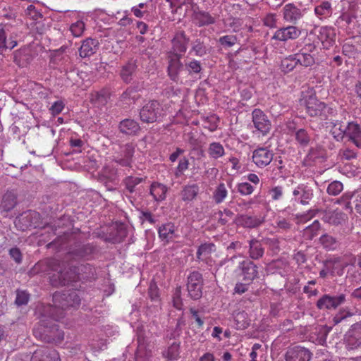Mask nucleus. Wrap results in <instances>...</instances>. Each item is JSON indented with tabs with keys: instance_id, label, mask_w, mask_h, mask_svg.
Here are the masks:
<instances>
[{
	"instance_id": "13",
	"label": "nucleus",
	"mask_w": 361,
	"mask_h": 361,
	"mask_svg": "<svg viewBox=\"0 0 361 361\" xmlns=\"http://www.w3.org/2000/svg\"><path fill=\"white\" fill-rule=\"evenodd\" d=\"M169 59L168 75L171 80L178 82L180 80V73L185 69V64L180 61V54H176L174 56H169Z\"/></svg>"
},
{
	"instance_id": "60",
	"label": "nucleus",
	"mask_w": 361,
	"mask_h": 361,
	"mask_svg": "<svg viewBox=\"0 0 361 361\" xmlns=\"http://www.w3.org/2000/svg\"><path fill=\"white\" fill-rule=\"evenodd\" d=\"M317 50V47L314 42L306 43L297 53L296 54L307 55V54H314V53Z\"/></svg>"
},
{
	"instance_id": "9",
	"label": "nucleus",
	"mask_w": 361,
	"mask_h": 361,
	"mask_svg": "<svg viewBox=\"0 0 361 361\" xmlns=\"http://www.w3.org/2000/svg\"><path fill=\"white\" fill-rule=\"evenodd\" d=\"M312 353L305 347L300 345L290 346L285 354L286 361H310Z\"/></svg>"
},
{
	"instance_id": "38",
	"label": "nucleus",
	"mask_w": 361,
	"mask_h": 361,
	"mask_svg": "<svg viewBox=\"0 0 361 361\" xmlns=\"http://www.w3.org/2000/svg\"><path fill=\"white\" fill-rule=\"evenodd\" d=\"M355 314V312L350 307H341L336 314L333 317L332 322L334 325L341 323L342 321L351 317Z\"/></svg>"
},
{
	"instance_id": "59",
	"label": "nucleus",
	"mask_w": 361,
	"mask_h": 361,
	"mask_svg": "<svg viewBox=\"0 0 361 361\" xmlns=\"http://www.w3.org/2000/svg\"><path fill=\"white\" fill-rule=\"evenodd\" d=\"M343 183L340 181L335 180L331 182L328 188L327 192L330 195H337L343 190Z\"/></svg>"
},
{
	"instance_id": "61",
	"label": "nucleus",
	"mask_w": 361,
	"mask_h": 361,
	"mask_svg": "<svg viewBox=\"0 0 361 361\" xmlns=\"http://www.w3.org/2000/svg\"><path fill=\"white\" fill-rule=\"evenodd\" d=\"M85 30V23L82 21H77L71 26V31L75 37L80 36Z\"/></svg>"
},
{
	"instance_id": "35",
	"label": "nucleus",
	"mask_w": 361,
	"mask_h": 361,
	"mask_svg": "<svg viewBox=\"0 0 361 361\" xmlns=\"http://www.w3.org/2000/svg\"><path fill=\"white\" fill-rule=\"evenodd\" d=\"M190 52H194L196 56L202 57L209 53V49L202 38H197L191 43Z\"/></svg>"
},
{
	"instance_id": "29",
	"label": "nucleus",
	"mask_w": 361,
	"mask_h": 361,
	"mask_svg": "<svg viewBox=\"0 0 361 361\" xmlns=\"http://www.w3.org/2000/svg\"><path fill=\"white\" fill-rule=\"evenodd\" d=\"M137 68V61L134 59L129 60L124 64L120 71V76L122 80L128 84L133 80V75Z\"/></svg>"
},
{
	"instance_id": "57",
	"label": "nucleus",
	"mask_w": 361,
	"mask_h": 361,
	"mask_svg": "<svg viewBox=\"0 0 361 361\" xmlns=\"http://www.w3.org/2000/svg\"><path fill=\"white\" fill-rule=\"evenodd\" d=\"M217 214L219 216L218 223L224 226L233 216L234 213L228 209H224L223 211L219 210Z\"/></svg>"
},
{
	"instance_id": "48",
	"label": "nucleus",
	"mask_w": 361,
	"mask_h": 361,
	"mask_svg": "<svg viewBox=\"0 0 361 361\" xmlns=\"http://www.w3.org/2000/svg\"><path fill=\"white\" fill-rule=\"evenodd\" d=\"M238 42V37L236 35H227L221 36L218 39V43L224 49H228L233 47Z\"/></svg>"
},
{
	"instance_id": "1",
	"label": "nucleus",
	"mask_w": 361,
	"mask_h": 361,
	"mask_svg": "<svg viewBox=\"0 0 361 361\" xmlns=\"http://www.w3.org/2000/svg\"><path fill=\"white\" fill-rule=\"evenodd\" d=\"M49 270L54 273L49 276L52 286L60 287L68 286L73 282L81 280H95L97 273L95 268L90 264H82L79 266L73 264L61 263V261L51 258L47 261Z\"/></svg>"
},
{
	"instance_id": "16",
	"label": "nucleus",
	"mask_w": 361,
	"mask_h": 361,
	"mask_svg": "<svg viewBox=\"0 0 361 361\" xmlns=\"http://www.w3.org/2000/svg\"><path fill=\"white\" fill-rule=\"evenodd\" d=\"M30 361H61V359L55 349L42 347L32 353Z\"/></svg>"
},
{
	"instance_id": "17",
	"label": "nucleus",
	"mask_w": 361,
	"mask_h": 361,
	"mask_svg": "<svg viewBox=\"0 0 361 361\" xmlns=\"http://www.w3.org/2000/svg\"><path fill=\"white\" fill-rule=\"evenodd\" d=\"M274 154L265 147H259L253 151L252 161L260 168L269 165L273 159Z\"/></svg>"
},
{
	"instance_id": "11",
	"label": "nucleus",
	"mask_w": 361,
	"mask_h": 361,
	"mask_svg": "<svg viewBox=\"0 0 361 361\" xmlns=\"http://www.w3.org/2000/svg\"><path fill=\"white\" fill-rule=\"evenodd\" d=\"M345 341L350 349L361 347V321L351 325L345 335Z\"/></svg>"
},
{
	"instance_id": "33",
	"label": "nucleus",
	"mask_w": 361,
	"mask_h": 361,
	"mask_svg": "<svg viewBox=\"0 0 361 361\" xmlns=\"http://www.w3.org/2000/svg\"><path fill=\"white\" fill-rule=\"evenodd\" d=\"M249 257L254 260L262 258L264 253L263 243L257 239H252L249 241Z\"/></svg>"
},
{
	"instance_id": "58",
	"label": "nucleus",
	"mask_w": 361,
	"mask_h": 361,
	"mask_svg": "<svg viewBox=\"0 0 361 361\" xmlns=\"http://www.w3.org/2000/svg\"><path fill=\"white\" fill-rule=\"evenodd\" d=\"M30 298V295L25 290H18L16 292V298L15 303L18 306L27 305Z\"/></svg>"
},
{
	"instance_id": "62",
	"label": "nucleus",
	"mask_w": 361,
	"mask_h": 361,
	"mask_svg": "<svg viewBox=\"0 0 361 361\" xmlns=\"http://www.w3.org/2000/svg\"><path fill=\"white\" fill-rule=\"evenodd\" d=\"M238 191L242 195H248L253 192L254 188L250 183L245 182L240 183L238 185Z\"/></svg>"
},
{
	"instance_id": "49",
	"label": "nucleus",
	"mask_w": 361,
	"mask_h": 361,
	"mask_svg": "<svg viewBox=\"0 0 361 361\" xmlns=\"http://www.w3.org/2000/svg\"><path fill=\"white\" fill-rule=\"evenodd\" d=\"M209 156L214 159H218L224 154V149L219 142H212L208 149Z\"/></svg>"
},
{
	"instance_id": "54",
	"label": "nucleus",
	"mask_w": 361,
	"mask_h": 361,
	"mask_svg": "<svg viewBox=\"0 0 361 361\" xmlns=\"http://www.w3.org/2000/svg\"><path fill=\"white\" fill-rule=\"evenodd\" d=\"M264 245L269 247L274 254L280 251L279 240L276 238H264L262 240Z\"/></svg>"
},
{
	"instance_id": "23",
	"label": "nucleus",
	"mask_w": 361,
	"mask_h": 361,
	"mask_svg": "<svg viewBox=\"0 0 361 361\" xmlns=\"http://www.w3.org/2000/svg\"><path fill=\"white\" fill-rule=\"evenodd\" d=\"M346 215L337 209L333 211H325L322 213V219L324 222L332 226L342 224L345 220Z\"/></svg>"
},
{
	"instance_id": "46",
	"label": "nucleus",
	"mask_w": 361,
	"mask_h": 361,
	"mask_svg": "<svg viewBox=\"0 0 361 361\" xmlns=\"http://www.w3.org/2000/svg\"><path fill=\"white\" fill-rule=\"evenodd\" d=\"M145 179L143 178L134 177L129 176L123 180V184L130 193L135 192V186L143 182Z\"/></svg>"
},
{
	"instance_id": "32",
	"label": "nucleus",
	"mask_w": 361,
	"mask_h": 361,
	"mask_svg": "<svg viewBox=\"0 0 361 361\" xmlns=\"http://www.w3.org/2000/svg\"><path fill=\"white\" fill-rule=\"evenodd\" d=\"M319 240L322 247L328 251L336 250L341 244L338 238L329 233L323 234Z\"/></svg>"
},
{
	"instance_id": "30",
	"label": "nucleus",
	"mask_w": 361,
	"mask_h": 361,
	"mask_svg": "<svg viewBox=\"0 0 361 361\" xmlns=\"http://www.w3.org/2000/svg\"><path fill=\"white\" fill-rule=\"evenodd\" d=\"M264 220L256 216H248L245 214L238 215L235 223L245 228H254L260 226Z\"/></svg>"
},
{
	"instance_id": "39",
	"label": "nucleus",
	"mask_w": 361,
	"mask_h": 361,
	"mask_svg": "<svg viewBox=\"0 0 361 361\" xmlns=\"http://www.w3.org/2000/svg\"><path fill=\"white\" fill-rule=\"evenodd\" d=\"M295 139L298 144L301 147H305L310 145L312 137L311 134L306 129L300 128L295 132Z\"/></svg>"
},
{
	"instance_id": "41",
	"label": "nucleus",
	"mask_w": 361,
	"mask_h": 361,
	"mask_svg": "<svg viewBox=\"0 0 361 361\" xmlns=\"http://www.w3.org/2000/svg\"><path fill=\"white\" fill-rule=\"evenodd\" d=\"M298 65L295 55H290L288 57L283 59L280 65L281 71L288 73L292 71L296 66Z\"/></svg>"
},
{
	"instance_id": "63",
	"label": "nucleus",
	"mask_w": 361,
	"mask_h": 361,
	"mask_svg": "<svg viewBox=\"0 0 361 361\" xmlns=\"http://www.w3.org/2000/svg\"><path fill=\"white\" fill-rule=\"evenodd\" d=\"M359 51H360L357 49V47L350 42L344 43L342 47V53L345 56H349Z\"/></svg>"
},
{
	"instance_id": "25",
	"label": "nucleus",
	"mask_w": 361,
	"mask_h": 361,
	"mask_svg": "<svg viewBox=\"0 0 361 361\" xmlns=\"http://www.w3.org/2000/svg\"><path fill=\"white\" fill-rule=\"evenodd\" d=\"M99 49V42L96 39L87 38L82 43L79 54L82 58L90 57Z\"/></svg>"
},
{
	"instance_id": "5",
	"label": "nucleus",
	"mask_w": 361,
	"mask_h": 361,
	"mask_svg": "<svg viewBox=\"0 0 361 361\" xmlns=\"http://www.w3.org/2000/svg\"><path fill=\"white\" fill-rule=\"evenodd\" d=\"M306 111L311 117H319L326 120L329 115H333L334 110L324 102L319 101L315 96L310 95L305 99Z\"/></svg>"
},
{
	"instance_id": "36",
	"label": "nucleus",
	"mask_w": 361,
	"mask_h": 361,
	"mask_svg": "<svg viewBox=\"0 0 361 361\" xmlns=\"http://www.w3.org/2000/svg\"><path fill=\"white\" fill-rule=\"evenodd\" d=\"M332 12L331 4L328 1H322L314 7V13L321 20L331 16Z\"/></svg>"
},
{
	"instance_id": "50",
	"label": "nucleus",
	"mask_w": 361,
	"mask_h": 361,
	"mask_svg": "<svg viewBox=\"0 0 361 361\" xmlns=\"http://www.w3.org/2000/svg\"><path fill=\"white\" fill-rule=\"evenodd\" d=\"M347 133V126L344 127L342 123L335 128H332L331 133L334 138L338 142H342Z\"/></svg>"
},
{
	"instance_id": "55",
	"label": "nucleus",
	"mask_w": 361,
	"mask_h": 361,
	"mask_svg": "<svg viewBox=\"0 0 361 361\" xmlns=\"http://www.w3.org/2000/svg\"><path fill=\"white\" fill-rule=\"evenodd\" d=\"M321 224L318 220L314 221V222L307 226L305 228V234L307 235L308 238L312 240L314 237L317 235L318 231L320 230Z\"/></svg>"
},
{
	"instance_id": "44",
	"label": "nucleus",
	"mask_w": 361,
	"mask_h": 361,
	"mask_svg": "<svg viewBox=\"0 0 361 361\" xmlns=\"http://www.w3.org/2000/svg\"><path fill=\"white\" fill-rule=\"evenodd\" d=\"M215 245L213 243H204L199 246L197 251V259L198 261L204 260V257H207L214 251Z\"/></svg>"
},
{
	"instance_id": "47",
	"label": "nucleus",
	"mask_w": 361,
	"mask_h": 361,
	"mask_svg": "<svg viewBox=\"0 0 361 361\" xmlns=\"http://www.w3.org/2000/svg\"><path fill=\"white\" fill-rule=\"evenodd\" d=\"M148 345H137L135 352V361H148L151 357V350L148 348Z\"/></svg>"
},
{
	"instance_id": "52",
	"label": "nucleus",
	"mask_w": 361,
	"mask_h": 361,
	"mask_svg": "<svg viewBox=\"0 0 361 361\" xmlns=\"http://www.w3.org/2000/svg\"><path fill=\"white\" fill-rule=\"evenodd\" d=\"M335 262L333 260H326L324 262L322 269L319 271V276L325 279L328 274L332 276H334Z\"/></svg>"
},
{
	"instance_id": "45",
	"label": "nucleus",
	"mask_w": 361,
	"mask_h": 361,
	"mask_svg": "<svg viewBox=\"0 0 361 361\" xmlns=\"http://www.w3.org/2000/svg\"><path fill=\"white\" fill-rule=\"evenodd\" d=\"M185 69L188 71V74L193 76L202 72V67L200 61L192 59L185 63Z\"/></svg>"
},
{
	"instance_id": "18",
	"label": "nucleus",
	"mask_w": 361,
	"mask_h": 361,
	"mask_svg": "<svg viewBox=\"0 0 361 361\" xmlns=\"http://www.w3.org/2000/svg\"><path fill=\"white\" fill-rule=\"evenodd\" d=\"M300 34L301 30L298 27L290 25L277 30L272 37V39L281 42H286L289 39H297Z\"/></svg>"
},
{
	"instance_id": "6",
	"label": "nucleus",
	"mask_w": 361,
	"mask_h": 361,
	"mask_svg": "<svg viewBox=\"0 0 361 361\" xmlns=\"http://www.w3.org/2000/svg\"><path fill=\"white\" fill-rule=\"evenodd\" d=\"M163 115L164 109L161 104L157 100L149 101L140 111V120L146 123L159 121Z\"/></svg>"
},
{
	"instance_id": "51",
	"label": "nucleus",
	"mask_w": 361,
	"mask_h": 361,
	"mask_svg": "<svg viewBox=\"0 0 361 361\" xmlns=\"http://www.w3.org/2000/svg\"><path fill=\"white\" fill-rule=\"evenodd\" d=\"M224 25L232 29L234 32H238L242 26L243 22L240 18L230 16L224 20Z\"/></svg>"
},
{
	"instance_id": "10",
	"label": "nucleus",
	"mask_w": 361,
	"mask_h": 361,
	"mask_svg": "<svg viewBox=\"0 0 361 361\" xmlns=\"http://www.w3.org/2000/svg\"><path fill=\"white\" fill-rule=\"evenodd\" d=\"M190 38L186 35L185 31L180 30L176 32L171 40L172 51L169 56H174L176 54H180L181 57L186 52Z\"/></svg>"
},
{
	"instance_id": "3",
	"label": "nucleus",
	"mask_w": 361,
	"mask_h": 361,
	"mask_svg": "<svg viewBox=\"0 0 361 361\" xmlns=\"http://www.w3.org/2000/svg\"><path fill=\"white\" fill-rule=\"evenodd\" d=\"M35 338L40 341L51 343H59L64 338L63 331L54 321L42 319L33 329Z\"/></svg>"
},
{
	"instance_id": "19",
	"label": "nucleus",
	"mask_w": 361,
	"mask_h": 361,
	"mask_svg": "<svg viewBox=\"0 0 361 361\" xmlns=\"http://www.w3.org/2000/svg\"><path fill=\"white\" fill-rule=\"evenodd\" d=\"M238 267L241 270L245 281H252L257 277L258 267L250 259H246L240 262Z\"/></svg>"
},
{
	"instance_id": "27",
	"label": "nucleus",
	"mask_w": 361,
	"mask_h": 361,
	"mask_svg": "<svg viewBox=\"0 0 361 361\" xmlns=\"http://www.w3.org/2000/svg\"><path fill=\"white\" fill-rule=\"evenodd\" d=\"M17 193L12 191H7L2 197L0 204V212L7 213L11 211L17 204Z\"/></svg>"
},
{
	"instance_id": "43",
	"label": "nucleus",
	"mask_w": 361,
	"mask_h": 361,
	"mask_svg": "<svg viewBox=\"0 0 361 361\" xmlns=\"http://www.w3.org/2000/svg\"><path fill=\"white\" fill-rule=\"evenodd\" d=\"M112 235L111 242L113 243H118L124 240L128 235V230L123 224H120L116 227L115 233H111Z\"/></svg>"
},
{
	"instance_id": "34",
	"label": "nucleus",
	"mask_w": 361,
	"mask_h": 361,
	"mask_svg": "<svg viewBox=\"0 0 361 361\" xmlns=\"http://www.w3.org/2000/svg\"><path fill=\"white\" fill-rule=\"evenodd\" d=\"M200 191L197 184L187 185L180 192L181 199L184 202H190L196 198Z\"/></svg>"
},
{
	"instance_id": "2",
	"label": "nucleus",
	"mask_w": 361,
	"mask_h": 361,
	"mask_svg": "<svg viewBox=\"0 0 361 361\" xmlns=\"http://www.w3.org/2000/svg\"><path fill=\"white\" fill-rule=\"evenodd\" d=\"M80 303V298L75 290L56 292L53 295V305L49 309V314L54 321H58L65 317L66 309L78 307Z\"/></svg>"
},
{
	"instance_id": "42",
	"label": "nucleus",
	"mask_w": 361,
	"mask_h": 361,
	"mask_svg": "<svg viewBox=\"0 0 361 361\" xmlns=\"http://www.w3.org/2000/svg\"><path fill=\"white\" fill-rule=\"evenodd\" d=\"M228 191L225 186V184L221 183L214 190L212 199L216 204H220L223 202L225 198L227 197Z\"/></svg>"
},
{
	"instance_id": "64",
	"label": "nucleus",
	"mask_w": 361,
	"mask_h": 361,
	"mask_svg": "<svg viewBox=\"0 0 361 361\" xmlns=\"http://www.w3.org/2000/svg\"><path fill=\"white\" fill-rule=\"evenodd\" d=\"M9 255L14 262L20 264L23 261V255L18 247H14L9 250Z\"/></svg>"
},
{
	"instance_id": "22",
	"label": "nucleus",
	"mask_w": 361,
	"mask_h": 361,
	"mask_svg": "<svg viewBox=\"0 0 361 361\" xmlns=\"http://www.w3.org/2000/svg\"><path fill=\"white\" fill-rule=\"evenodd\" d=\"M317 37V39L322 43L324 47H330L335 42V30L331 27H321L318 31Z\"/></svg>"
},
{
	"instance_id": "7",
	"label": "nucleus",
	"mask_w": 361,
	"mask_h": 361,
	"mask_svg": "<svg viewBox=\"0 0 361 361\" xmlns=\"http://www.w3.org/2000/svg\"><path fill=\"white\" fill-rule=\"evenodd\" d=\"M187 290L188 296L194 300H199L202 296L204 279L198 271H193L187 277Z\"/></svg>"
},
{
	"instance_id": "15",
	"label": "nucleus",
	"mask_w": 361,
	"mask_h": 361,
	"mask_svg": "<svg viewBox=\"0 0 361 361\" xmlns=\"http://www.w3.org/2000/svg\"><path fill=\"white\" fill-rule=\"evenodd\" d=\"M39 220V214L35 211L29 210L21 214L16 219L17 224L22 230L35 228Z\"/></svg>"
},
{
	"instance_id": "56",
	"label": "nucleus",
	"mask_w": 361,
	"mask_h": 361,
	"mask_svg": "<svg viewBox=\"0 0 361 361\" xmlns=\"http://www.w3.org/2000/svg\"><path fill=\"white\" fill-rule=\"evenodd\" d=\"M301 196L300 202L302 204H307L313 197V190L310 187L305 185L301 188Z\"/></svg>"
},
{
	"instance_id": "24",
	"label": "nucleus",
	"mask_w": 361,
	"mask_h": 361,
	"mask_svg": "<svg viewBox=\"0 0 361 361\" xmlns=\"http://www.w3.org/2000/svg\"><path fill=\"white\" fill-rule=\"evenodd\" d=\"M346 137L357 147L361 149V127L355 122H349L347 126Z\"/></svg>"
},
{
	"instance_id": "12",
	"label": "nucleus",
	"mask_w": 361,
	"mask_h": 361,
	"mask_svg": "<svg viewBox=\"0 0 361 361\" xmlns=\"http://www.w3.org/2000/svg\"><path fill=\"white\" fill-rule=\"evenodd\" d=\"M252 122L255 128L263 135L269 133L271 128V121L267 115L260 109H255L252 113Z\"/></svg>"
},
{
	"instance_id": "20",
	"label": "nucleus",
	"mask_w": 361,
	"mask_h": 361,
	"mask_svg": "<svg viewBox=\"0 0 361 361\" xmlns=\"http://www.w3.org/2000/svg\"><path fill=\"white\" fill-rule=\"evenodd\" d=\"M119 132L126 135H136L141 130L137 121L132 118H125L118 125Z\"/></svg>"
},
{
	"instance_id": "31",
	"label": "nucleus",
	"mask_w": 361,
	"mask_h": 361,
	"mask_svg": "<svg viewBox=\"0 0 361 361\" xmlns=\"http://www.w3.org/2000/svg\"><path fill=\"white\" fill-rule=\"evenodd\" d=\"M168 188L162 183L153 182L149 188V194L156 202H161L166 199Z\"/></svg>"
},
{
	"instance_id": "8",
	"label": "nucleus",
	"mask_w": 361,
	"mask_h": 361,
	"mask_svg": "<svg viewBox=\"0 0 361 361\" xmlns=\"http://www.w3.org/2000/svg\"><path fill=\"white\" fill-rule=\"evenodd\" d=\"M346 301L344 293L338 295L324 294L316 302V307L319 310H334Z\"/></svg>"
},
{
	"instance_id": "37",
	"label": "nucleus",
	"mask_w": 361,
	"mask_h": 361,
	"mask_svg": "<svg viewBox=\"0 0 361 361\" xmlns=\"http://www.w3.org/2000/svg\"><path fill=\"white\" fill-rule=\"evenodd\" d=\"M72 235L68 233H64L63 235L58 236L54 240L49 243L47 246L48 248H55L56 251L63 250L68 246Z\"/></svg>"
},
{
	"instance_id": "40",
	"label": "nucleus",
	"mask_w": 361,
	"mask_h": 361,
	"mask_svg": "<svg viewBox=\"0 0 361 361\" xmlns=\"http://www.w3.org/2000/svg\"><path fill=\"white\" fill-rule=\"evenodd\" d=\"M163 357L169 360H176L180 357V342H173L166 350L162 353Z\"/></svg>"
},
{
	"instance_id": "26",
	"label": "nucleus",
	"mask_w": 361,
	"mask_h": 361,
	"mask_svg": "<svg viewBox=\"0 0 361 361\" xmlns=\"http://www.w3.org/2000/svg\"><path fill=\"white\" fill-rule=\"evenodd\" d=\"M159 237L162 241L169 243L177 237L174 224L168 222L162 224L158 228Z\"/></svg>"
},
{
	"instance_id": "14",
	"label": "nucleus",
	"mask_w": 361,
	"mask_h": 361,
	"mask_svg": "<svg viewBox=\"0 0 361 361\" xmlns=\"http://www.w3.org/2000/svg\"><path fill=\"white\" fill-rule=\"evenodd\" d=\"M134 153L133 145L132 143L125 144L121 146L120 155L114 157L113 161L122 166L131 167Z\"/></svg>"
},
{
	"instance_id": "53",
	"label": "nucleus",
	"mask_w": 361,
	"mask_h": 361,
	"mask_svg": "<svg viewBox=\"0 0 361 361\" xmlns=\"http://www.w3.org/2000/svg\"><path fill=\"white\" fill-rule=\"evenodd\" d=\"M298 63L305 67L312 66L315 63L314 54H295Z\"/></svg>"
},
{
	"instance_id": "21",
	"label": "nucleus",
	"mask_w": 361,
	"mask_h": 361,
	"mask_svg": "<svg viewBox=\"0 0 361 361\" xmlns=\"http://www.w3.org/2000/svg\"><path fill=\"white\" fill-rule=\"evenodd\" d=\"M192 18L198 27L208 26L216 23V19L209 12L194 9Z\"/></svg>"
},
{
	"instance_id": "28",
	"label": "nucleus",
	"mask_w": 361,
	"mask_h": 361,
	"mask_svg": "<svg viewBox=\"0 0 361 361\" xmlns=\"http://www.w3.org/2000/svg\"><path fill=\"white\" fill-rule=\"evenodd\" d=\"M283 18L290 23H296L302 13L301 10L293 4H288L283 8Z\"/></svg>"
},
{
	"instance_id": "4",
	"label": "nucleus",
	"mask_w": 361,
	"mask_h": 361,
	"mask_svg": "<svg viewBox=\"0 0 361 361\" xmlns=\"http://www.w3.org/2000/svg\"><path fill=\"white\" fill-rule=\"evenodd\" d=\"M99 252L98 247L93 243H82L75 242L70 245L68 251L66 252L61 263L73 264L72 261L81 259L90 260Z\"/></svg>"
}]
</instances>
